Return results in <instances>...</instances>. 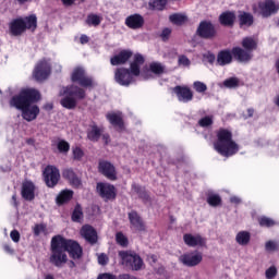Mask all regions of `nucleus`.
Wrapping results in <instances>:
<instances>
[{"label":"nucleus","mask_w":279,"mask_h":279,"mask_svg":"<svg viewBox=\"0 0 279 279\" xmlns=\"http://www.w3.org/2000/svg\"><path fill=\"white\" fill-rule=\"evenodd\" d=\"M100 137H101V129L95 124L92 125V129L87 133V138H89V141L96 142V141H99Z\"/></svg>","instance_id":"nucleus-31"},{"label":"nucleus","mask_w":279,"mask_h":279,"mask_svg":"<svg viewBox=\"0 0 279 279\" xmlns=\"http://www.w3.org/2000/svg\"><path fill=\"white\" fill-rule=\"evenodd\" d=\"M96 191L105 202L117 199V189L110 183H97Z\"/></svg>","instance_id":"nucleus-10"},{"label":"nucleus","mask_w":279,"mask_h":279,"mask_svg":"<svg viewBox=\"0 0 279 279\" xmlns=\"http://www.w3.org/2000/svg\"><path fill=\"white\" fill-rule=\"evenodd\" d=\"M76 0H62V3L65 5H73V3H75Z\"/></svg>","instance_id":"nucleus-64"},{"label":"nucleus","mask_w":279,"mask_h":279,"mask_svg":"<svg viewBox=\"0 0 279 279\" xmlns=\"http://www.w3.org/2000/svg\"><path fill=\"white\" fill-rule=\"evenodd\" d=\"M21 195L25 202H34L36 199V184L28 180L23 181Z\"/></svg>","instance_id":"nucleus-14"},{"label":"nucleus","mask_w":279,"mask_h":279,"mask_svg":"<svg viewBox=\"0 0 279 279\" xmlns=\"http://www.w3.org/2000/svg\"><path fill=\"white\" fill-rule=\"evenodd\" d=\"M242 47L243 49H246V51H250L251 53L255 51L256 47H258V44L255 41L252 37H245L242 40Z\"/></svg>","instance_id":"nucleus-30"},{"label":"nucleus","mask_w":279,"mask_h":279,"mask_svg":"<svg viewBox=\"0 0 279 279\" xmlns=\"http://www.w3.org/2000/svg\"><path fill=\"white\" fill-rule=\"evenodd\" d=\"M218 140L214 143V149H216L220 156L230 158L234 154L239 153V144L232 141V132L220 129L217 133Z\"/></svg>","instance_id":"nucleus-4"},{"label":"nucleus","mask_w":279,"mask_h":279,"mask_svg":"<svg viewBox=\"0 0 279 279\" xmlns=\"http://www.w3.org/2000/svg\"><path fill=\"white\" fill-rule=\"evenodd\" d=\"M238 19L241 26L245 25L246 27H250L254 23V16L247 12H240Z\"/></svg>","instance_id":"nucleus-28"},{"label":"nucleus","mask_w":279,"mask_h":279,"mask_svg":"<svg viewBox=\"0 0 279 279\" xmlns=\"http://www.w3.org/2000/svg\"><path fill=\"white\" fill-rule=\"evenodd\" d=\"M233 58L238 60V62H250L252 58H254V54H252L251 51L243 49L241 47H235L231 51Z\"/></svg>","instance_id":"nucleus-20"},{"label":"nucleus","mask_w":279,"mask_h":279,"mask_svg":"<svg viewBox=\"0 0 279 279\" xmlns=\"http://www.w3.org/2000/svg\"><path fill=\"white\" fill-rule=\"evenodd\" d=\"M51 75V63L47 60L39 61L33 71V77L36 80V82H44V80H47Z\"/></svg>","instance_id":"nucleus-9"},{"label":"nucleus","mask_w":279,"mask_h":279,"mask_svg":"<svg viewBox=\"0 0 279 279\" xmlns=\"http://www.w3.org/2000/svg\"><path fill=\"white\" fill-rule=\"evenodd\" d=\"M63 175H75V172H73V169L68 168L63 170Z\"/></svg>","instance_id":"nucleus-57"},{"label":"nucleus","mask_w":279,"mask_h":279,"mask_svg":"<svg viewBox=\"0 0 279 279\" xmlns=\"http://www.w3.org/2000/svg\"><path fill=\"white\" fill-rule=\"evenodd\" d=\"M207 204L209 206H213L214 208H217V206H221V196L219 194H207Z\"/></svg>","instance_id":"nucleus-33"},{"label":"nucleus","mask_w":279,"mask_h":279,"mask_svg":"<svg viewBox=\"0 0 279 279\" xmlns=\"http://www.w3.org/2000/svg\"><path fill=\"white\" fill-rule=\"evenodd\" d=\"M10 236L14 243H19V241H21V233L17 230L11 231Z\"/></svg>","instance_id":"nucleus-54"},{"label":"nucleus","mask_w":279,"mask_h":279,"mask_svg":"<svg viewBox=\"0 0 279 279\" xmlns=\"http://www.w3.org/2000/svg\"><path fill=\"white\" fill-rule=\"evenodd\" d=\"M169 36H171L170 28H165L161 33L162 40H169Z\"/></svg>","instance_id":"nucleus-55"},{"label":"nucleus","mask_w":279,"mask_h":279,"mask_svg":"<svg viewBox=\"0 0 279 279\" xmlns=\"http://www.w3.org/2000/svg\"><path fill=\"white\" fill-rule=\"evenodd\" d=\"M44 109L45 110H53V104L47 102L46 105H44Z\"/></svg>","instance_id":"nucleus-63"},{"label":"nucleus","mask_w":279,"mask_h":279,"mask_svg":"<svg viewBox=\"0 0 279 279\" xmlns=\"http://www.w3.org/2000/svg\"><path fill=\"white\" fill-rule=\"evenodd\" d=\"M211 124H213V117L211 116H207L205 118H202L198 121V125L201 128H210Z\"/></svg>","instance_id":"nucleus-47"},{"label":"nucleus","mask_w":279,"mask_h":279,"mask_svg":"<svg viewBox=\"0 0 279 279\" xmlns=\"http://www.w3.org/2000/svg\"><path fill=\"white\" fill-rule=\"evenodd\" d=\"M131 189L137 194L138 198L142 199L143 204H149V202H151V196H149V192L145 186L133 183Z\"/></svg>","instance_id":"nucleus-22"},{"label":"nucleus","mask_w":279,"mask_h":279,"mask_svg":"<svg viewBox=\"0 0 279 279\" xmlns=\"http://www.w3.org/2000/svg\"><path fill=\"white\" fill-rule=\"evenodd\" d=\"M149 69L151 73H155V75H162V73H165V65L160 62L150 63Z\"/></svg>","instance_id":"nucleus-38"},{"label":"nucleus","mask_w":279,"mask_h":279,"mask_svg":"<svg viewBox=\"0 0 279 279\" xmlns=\"http://www.w3.org/2000/svg\"><path fill=\"white\" fill-rule=\"evenodd\" d=\"M33 232L35 236H40L41 232H47V225L45 223H37L33 228Z\"/></svg>","instance_id":"nucleus-45"},{"label":"nucleus","mask_w":279,"mask_h":279,"mask_svg":"<svg viewBox=\"0 0 279 279\" xmlns=\"http://www.w3.org/2000/svg\"><path fill=\"white\" fill-rule=\"evenodd\" d=\"M81 235L87 243H90V245H95L97 243V230L93 228L90 225H85L81 229Z\"/></svg>","instance_id":"nucleus-19"},{"label":"nucleus","mask_w":279,"mask_h":279,"mask_svg":"<svg viewBox=\"0 0 279 279\" xmlns=\"http://www.w3.org/2000/svg\"><path fill=\"white\" fill-rule=\"evenodd\" d=\"M77 267V264H75V259H70L69 260V268L70 269H75Z\"/></svg>","instance_id":"nucleus-59"},{"label":"nucleus","mask_w":279,"mask_h":279,"mask_svg":"<svg viewBox=\"0 0 279 279\" xmlns=\"http://www.w3.org/2000/svg\"><path fill=\"white\" fill-rule=\"evenodd\" d=\"M99 173L102 175H116L117 169L114 168V165L110 161L100 160L98 165Z\"/></svg>","instance_id":"nucleus-23"},{"label":"nucleus","mask_w":279,"mask_h":279,"mask_svg":"<svg viewBox=\"0 0 279 279\" xmlns=\"http://www.w3.org/2000/svg\"><path fill=\"white\" fill-rule=\"evenodd\" d=\"M169 19L174 25H182L183 23H186V17L182 14H172Z\"/></svg>","instance_id":"nucleus-41"},{"label":"nucleus","mask_w":279,"mask_h":279,"mask_svg":"<svg viewBox=\"0 0 279 279\" xmlns=\"http://www.w3.org/2000/svg\"><path fill=\"white\" fill-rule=\"evenodd\" d=\"M38 20L36 15H31L25 19H15L9 24L11 36H21L25 29L34 32L37 27Z\"/></svg>","instance_id":"nucleus-6"},{"label":"nucleus","mask_w":279,"mask_h":279,"mask_svg":"<svg viewBox=\"0 0 279 279\" xmlns=\"http://www.w3.org/2000/svg\"><path fill=\"white\" fill-rule=\"evenodd\" d=\"M82 217H84V211L82 209V205L76 204L74 207V210L72 213L71 219L75 223H80V221H82Z\"/></svg>","instance_id":"nucleus-32"},{"label":"nucleus","mask_w":279,"mask_h":279,"mask_svg":"<svg viewBox=\"0 0 279 279\" xmlns=\"http://www.w3.org/2000/svg\"><path fill=\"white\" fill-rule=\"evenodd\" d=\"M72 82H77L80 86L84 88H88V86H93V78L86 76V72L83 68H76L72 72Z\"/></svg>","instance_id":"nucleus-12"},{"label":"nucleus","mask_w":279,"mask_h":279,"mask_svg":"<svg viewBox=\"0 0 279 279\" xmlns=\"http://www.w3.org/2000/svg\"><path fill=\"white\" fill-rule=\"evenodd\" d=\"M196 36L204 40H213L217 36V28L210 21H202L196 29Z\"/></svg>","instance_id":"nucleus-8"},{"label":"nucleus","mask_w":279,"mask_h":279,"mask_svg":"<svg viewBox=\"0 0 279 279\" xmlns=\"http://www.w3.org/2000/svg\"><path fill=\"white\" fill-rule=\"evenodd\" d=\"M120 258L123 260L126 267H130L132 271H141L143 269V258L136 253H130L128 251L119 252Z\"/></svg>","instance_id":"nucleus-7"},{"label":"nucleus","mask_w":279,"mask_h":279,"mask_svg":"<svg viewBox=\"0 0 279 279\" xmlns=\"http://www.w3.org/2000/svg\"><path fill=\"white\" fill-rule=\"evenodd\" d=\"M263 19H269L272 14H278L279 3L275 0H265L258 4Z\"/></svg>","instance_id":"nucleus-11"},{"label":"nucleus","mask_w":279,"mask_h":279,"mask_svg":"<svg viewBox=\"0 0 279 279\" xmlns=\"http://www.w3.org/2000/svg\"><path fill=\"white\" fill-rule=\"evenodd\" d=\"M70 180L71 186L82 189V179L77 175L66 177Z\"/></svg>","instance_id":"nucleus-44"},{"label":"nucleus","mask_w":279,"mask_h":279,"mask_svg":"<svg viewBox=\"0 0 279 279\" xmlns=\"http://www.w3.org/2000/svg\"><path fill=\"white\" fill-rule=\"evenodd\" d=\"M12 204L15 208H19V202L16 201V194L12 195Z\"/></svg>","instance_id":"nucleus-60"},{"label":"nucleus","mask_w":279,"mask_h":279,"mask_svg":"<svg viewBox=\"0 0 279 279\" xmlns=\"http://www.w3.org/2000/svg\"><path fill=\"white\" fill-rule=\"evenodd\" d=\"M265 275L267 279H274L276 276H278V268H276V266H270L268 269H266Z\"/></svg>","instance_id":"nucleus-48"},{"label":"nucleus","mask_w":279,"mask_h":279,"mask_svg":"<svg viewBox=\"0 0 279 279\" xmlns=\"http://www.w3.org/2000/svg\"><path fill=\"white\" fill-rule=\"evenodd\" d=\"M132 56H133L132 50H122L110 59V63L112 66H119L121 64H125V62H128V60H130Z\"/></svg>","instance_id":"nucleus-21"},{"label":"nucleus","mask_w":279,"mask_h":279,"mask_svg":"<svg viewBox=\"0 0 279 279\" xmlns=\"http://www.w3.org/2000/svg\"><path fill=\"white\" fill-rule=\"evenodd\" d=\"M86 23L87 25H93L94 27H97V25H100L101 23V17L96 14H90L87 16Z\"/></svg>","instance_id":"nucleus-43"},{"label":"nucleus","mask_w":279,"mask_h":279,"mask_svg":"<svg viewBox=\"0 0 279 279\" xmlns=\"http://www.w3.org/2000/svg\"><path fill=\"white\" fill-rule=\"evenodd\" d=\"M232 63V52L230 50H222L218 53L217 64L219 66H226Z\"/></svg>","instance_id":"nucleus-25"},{"label":"nucleus","mask_w":279,"mask_h":279,"mask_svg":"<svg viewBox=\"0 0 279 279\" xmlns=\"http://www.w3.org/2000/svg\"><path fill=\"white\" fill-rule=\"evenodd\" d=\"M57 149L60 151V154H69V149H71V145L69 144V142L64 140H60L57 143Z\"/></svg>","instance_id":"nucleus-39"},{"label":"nucleus","mask_w":279,"mask_h":279,"mask_svg":"<svg viewBox=\"0 0 279 279\" xmlns=\"http://www.w3.org/2000/svg\"><path fill=\"white\" fill-rule=\"evenodd\" d=\"M80 40H81V45H86V43H88V36L82 35Z\"/></svg>","instance_id":"nucleus-58"},{"label":"nucleus","mask_w":279,"mask_h":279,"mask_svg":"<svg viewBox=\"0 0 279 279\" xmlns=\"http://www.w3.org/2000/svg\"><path fill=\"white\" fill-rule=\"evenodd\" d=\"M167 1L169 0H149L148 9L150 10H165V5H167Z\"/></svg>","instance_id":"nucleus-36"},{"label":"nucleus","mask_w":279,"mask_h":279,"mask_svg":"<svg viewBox=\"0 0 279 279\" xmlns=\"http://www.w3.org/2000/svg\"><path fill=\"white\" fill-rule=\"evenodd\" d=\"M239 84H241V81L239 80V77L232 76L225 80L222 83V86H225V88L232 89V88H239Z\"/></svg>","instance_id":"nucleus-35"},{"label":"nucleus","mask_w":279,"mask_h":279,"mask_svg":"<svg viewBox=\"0 0 279 279\" xmlns=\"http://www.w3.org/2000/svg\"><path fill=\"white\" fill-rule=\"evenodd\" d=\"M219 21L221 25H225L226 27H232V25H234V21H236V15L234 12L228 11L220 14Z\"/></svg>","instance_id":"nucleus-26"},{"label":"nucleus","mask_w":279,"mask_h":279,"mask_svg":"<svg viewBox=\"0 0 279 279\" xmlns=\"http://www.w3.org/2000/svg\"><path fill=\"white\" fill-rule=\"evenodd\" d=\"M60 96L62 97L60 104L63 108L66 110H75L77 99H84L86 92L77 86L70 85L60 90Z\"/></svg>","instance_id":"nucleus-5"},{"label":"nucleus","mask_w":279,"mask_h":279,"mask_svg":"<svg viewBox=\"0 0 279 279\" xmlns=\"http://www.w3.org/2000/svg\"><path fill=\"white\" fill-rule=\"evenodd\" d=\"M128 217L131 223V230H135L136 232H145L146 230L145 221L143 220L141 215H138V211L131 210L128 214Z\"/></svg>","instance_id":"nucleus-13"},{"label":"nucleus","mask_w":279,"mask_h":279,"mask_svg":"<svg viewBox=\"0 0 279 279\" xmlns=\"http://www.w3.org/2000/svg\"><path fill=\"white\" fill-rule=\"evenodd\" d=\"M73 199V191L63 190L59 193L56 198V203L58 206H64V204H69Z\"/></svg>","instance_id":"nucleus-24"},{"label":"nucleus","mask_w":279,"mask_h":279,"mask_svg":"<svg viewBox=\"0 0 279 279\" xmlns=\"http://www.w3.org/2000/svg\"><path fill=\"white\" fill-rule=\"evenodd\" d=\"M44 182L48 189H53L60 182V175H45Z\"/></svg>","instance_id":"nucleus-37"},{"label":"nucleus","mask_w":279,"mask_h":279,"mask_svg":"<svg viewBox=\"0 0 279 279\" xmlns=\"http://www.w3.org/2000/svg\"><path fill=\"white\" fill-rule=\"evenodd\" d=\"M179 64L181 66H191V60L186 58V56H180L179 57Z\"/></svg>","instance_id":"nucleus-52"},{"label":"nucleus","mask_w":279,"mask_h":279,"mask_svg":"<svg viewBox=\"0 0 279 279\" xmlns=\"http://www.w3.org/2000/svg\"><path fill=\"white\" fill-rule=\"evenodd\" d=\"M40 99V93L34 88H23L20 95H15L10 99L11 108H16V110L22 111V117L25 121H34L38 114H40V109L36 104Z\"/></svg>","instance_id":"nucleus-2"},{"label":"nucleus","mask_w":279,"mask_h":279,"mask_svg":"<svg viewBox=\"0 0 279 279\" xmlns=\"http://www.w3.org/2000/svg\"><path fill=\"white\" fill-rule=\"evenodd\" d=\"M252 239L250 231H240L235 236V241L239 245H248Z\"/></svg>","instance_id":"nucleus-27"},{"label":"nucleus","mask_w":279,"mask_h":279,"mask_svg":"<svg viewBox=\"0 0 279 279\" xmlns=\"http://www.w3.org/2000/svg\"><path fill=\"white\" fill-rule=\"evenodd\" d=\"M69 256L72 260H82L84 258V247L73 239H66L60 234L52 236L49 263L60 268L69 263Z\"/></svg>","instance_id":"nucleus-1"},{"label":"nucleus","mask_w":279,"mask_h":279,"mask_svg":"<svg viewBox=\"0 0 279 279\" xmlns=\"http://www.w3.org/2000/svg\"><path fill=\"white\" fill-rule=\"evenodd\" d=\"M266 252H278L279 245L274 241H268L265 244Z\"/></svg>","instance_id":"nucleus-49"},{"label":"nucleus","mask_w":279,"mask_h":279,"mask_svg":"<svg viewBox=\"0 0 279 279\" xmlns=\"http://www.w3.org/2000/svg\"><path fill=\"white\" fill-rule=\"evenodd\" d=\"M116 242L118 243V245H121V247H128L129 245V240L128 236H125V234H123V232H118L116 234Z\"/></svg>","instance_id":"nucleus-40"},{"label":"nucleus","mask_w":279,"mask_h":279,"mask_svg":"<svg viewBox=\"0 0 279 279\" xmlns=\"http://www.w3.org/2000/svg\"><path fill=\"white\" fill-rule=\"evenodd\" d=\"M110 263V257L106 253H100L98 255V264L101 265L102 267H106Z\"/></svg>","instance_id":"nucleus-50"},{"label":"nucleus","mask_w":279,"mask_h":279,"mask_svg":"<svg viewBox=\"0 0 279 279\" xmlns=\"http://www.w3.org/2000/svg\"><path fill=\"white\" fill-rule=\"evenodd\" d=\"M145 64V57L136 53L130 64V69L118 68L114 72V81L120 86H131L136 82V77L141 76V66Z\"/></svg>","instance_id":"nucleus-3"},{"label":"nucleus","mask_w":279,"mask_h":279,"mask_svg":"<svg viewBox=\"0 0 279 279\" xmlns=\"http://www.w3.org/2000/svg\"><path fill=\"white\" fill-rule=\"evenodd\" d=\"M179 260L182 265H185V267H197V265L204 260V257L202 256V253H197L195 255L192 253H185L180 256Z\"/></svg>","instance_id":"nucleus-15"},{"label":"nucleus","mask_w":279,"mask_h":279,"mask_svg":"<svg viewBox=\"0 0 279 279\" xmlns=\"http://www.w3.org/2000/svg\"><path fill=\"white\" fill-rule=\"evenodd\" d=\"M97 279H119V277L110 272H102L98 275Z\"/></svg>","instance_id":"nucleus-53"},{"label":"nucleus","mask_w":279,"mask_h":279,"mask_svg":"<svg viewBox=\"0 0 279 279\" xmlns=\"http://www.w3.org/2000/svg\"><path fill=\"white\" fill-rule=\"evenodd\" d=\"M252 117H254V108H248L247 109V119H252Z\"/></svg>","instance_id":"nucleus-62"},{"label":"nucleus","mask_w":279,"mask_h":279,"mask_svg":"<svg viewBox=\"0 0 279 279\" xmlns=\"http://www.w3.org/2000/svg\"><path fill=\"white\" fill-rule=\"evenodd\" d=\"M84 156V151L81 150L80 147L73 148V158L74 160H81V158Z\"/></svg>","instance_id":"nucleus-51"},{"label":"nucleus","mask_w":279,"mask_h":279,"mask_svg":"<svg viewBox=\"0 0 279 279\" xmlns=\"http://www.w3.org/2000/svg\"><path fill=\"white\" fill-rule=\"evenodd\" d=\"M43 175H60V170L56 166H47L43 170Z\"/></svg>","instance_id":"nucleus-42"},{"label":"nucleus","mask_w":279,"mask_h":279,"mask_svg":"<svg viewBox=\"0 0 279 279\" xmlns=\"http://www.w3.org/2000/svg\"><path fill=\"white\" fill-rule=\"evenodd\" d=\"M194 86V90H196V93H206V90H208V86H206L205 83L196 81L193 83Z\"/></svg>","instance_id":"nucleus-46"},{"label":"nucleus","mask_w":279,"mask_h":279,"mask_svg":"<svg viewBox=\"0 0 279 279\" xmlns=\"http://www.w3.org/2000/svg\"><path fill=\"white\" fill-rule=\"evenodd\" d=\"M107 119L111 125H116V128H123V118L121 117V113H108Z\"/></svg>","instance_id":"nucleus-29"},{"label":"nucleus","mask_w":279,"mask_h":279,"mask_svg":"<svg viewBox=\"0 0 279 279\" xmlns=\"http://www.w3.org/2000/svg\"><path fill=\"white\" fill-rule=\"evenodd\" d=\"M125 25L130 29H141V27L145 25V19L143 17V15L135 13V14L129 15L125 19Z\"/></svg>","instance_id":"nucleus-18"},{"label":"nucleus","mask_w":279,"mask_h":279,"mask_svg":"<svg viewBox=\"0 0 279 279\" xmlns=\"http://www.w3.org/2000/svg\"><path fill=\"white\" fill-rule=\"evenodd\" d=\"M257 221H258L260 228H274V226H276V220H274L267 216L258 217Z\"/></svg>","instance_id":"nucleus-34"},{"label":"nucleus","mask_w":279,"mask_h":279,"mask_svg":"<svg viewBox=\"0 0 279 279\" xmlns=\"http://www.w3.org/2000/svg\"><path fill=\"white\" fill-rule=\"evenodd\" d=\"M183 241L187 247H206V238L201 234L193 235L191 233H185L183 235Z\"/></svg>","instance_id":"nucleus-16"},{"label":"nucleus","mask_w":279,"mask_h":279,"mask_svg":"<svg viewBox=\"0 0 279 279\" xmlns=\"http://www.w3.org/2000/svg\"><path fill=\"white\" fill-rule=\"evenodd\" d=\"M173 93H175L178 100L182 104H189V101H193V92L186 86L178 85L173 88Z\"/></svg>","instance_id":"nucleus-17"},{"label":"nucleus","mask_w":279,"mask_h":279,"mask_svg":"<svg viewBox=\"0 0 279 279\" xmlns=\"http://www.w3.org/2000/svg\"><path fill=\"white\" fill-rule=\"evenodd\" d=\"M207 60H208V62H209L210 64H213V62H215V54L208 53V54H207Z\"/></svg>","instance_id":"nucleus-61"},{"label":"nucleus","mask_w":279,"mask_h":279,"mask_svg":"<svg viewBox=\"0 0 279 279\" xmlns=\"http://www.w3.org/2000/svg\"><path fill=\"white\" fill-rule=\"evenodd\" d=\"M230 203L239 205V204H241V198H239L238 196H231Z\"/></svg>","instance_id":"nucleus-56"}]
</instances>
